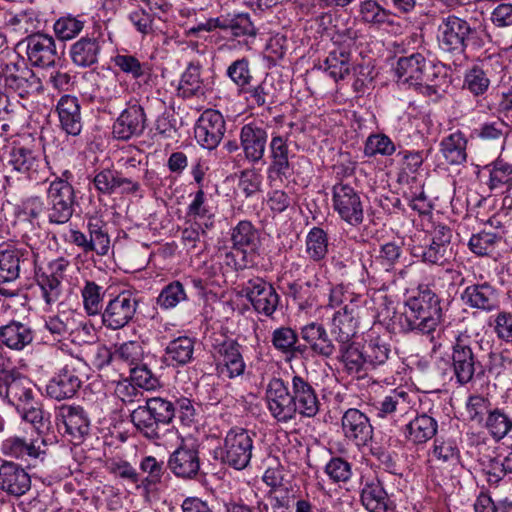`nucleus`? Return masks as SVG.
I'll return each mask as SVG.
<instances>
[{"instance_id":"nucleus-20","label":"nucleus","mask_w":512,"mask_h":512,"mask_svg":"<svg viewBox=\"0 0 512 512\" xmlns=\"http://www.w3.org/2000/svg\"><path fill=\"white\" fill-rule=\"evenodd\" d=\"M31 489V477L19 464L4 461L0 465V491L19 498Z\"/></svg>"},{"instance_id":"nucleus-63","label":"nucleus","mask_w":512,"mask_h":512,"mask_svg":"<svg viewBox=\"0 0 512 512\" xmlns=\"http://www.w3.org/2000/svg\"><path fill=\"white\" fill-rule=\"evenodd\" d=\"M114 64L122 72L131 75L134 79H139L144 76L148 68L147 64L141 63L135 56L128 54L115 56Z\"/></svg>"},{"instance_id":"nucleus-52","label":"nucleus","mask_w":512,"mask_h":512,"mask_svg":"<svg viewBox=\"0 0 512 512\" xmlns=\"http://www.w3.org/2000/svg\"><path fill=\"white\" fill-rule=\"evenodd\" d=\"M145 406L161 425H168L176 416L174 404L160 397L145 400Z\"/></svg>"},{"instance_id":"nucleus-41","label":"nucleus","mask_w":512,"mask_h":512,"mask_svg":"<svg viewBox=\"0 0 512 512\" xmlns=\"http://www.w3.org/2000/svg\"><path fill=\"white\" fill-rule=\"evenodd\" d=\"M222 30L234 37L253 36L255 26L249 13H228L221 15Z\"/></svg>"},{"instance_id":"nucleus-64","label":"nucleus","mask_w":512,"mask_h":512,"mask_svg":"<svg viewBox=\"0 0 512 512\" xmlns=\"http://www.w3.org/2000/svg\"><path fill=\"white\" fill-rule=\"evenodd\" d=\"M106 469L115 477H119L128 483L137 485L140 482V475L127 461L111 459L106 462Z\"/></svg>"},{"instance_id":"nucleus-31","label":"nucleus","mask_w":512,"mask_h":512,"mask_svg":"<svg viewBox=\"0 0 512 512\" xmlns=\"http://www.w3.org/2000/svg\"><path fill=\"white\" fill-rule=\"evenodd\" d=\"M215 355L219 365L223 366L222 373L226 370L231 378L243 373L245 364L239 352V346L234 340L226 339L215 345Z\"/></svg>"},{"instance_id":"nucleus-33","label":"nucleus","mask_w":512,"mask_h":512,"mask_svg":"<svg viewBox=\"0 0 512 512\" xmlns=\"http://www.w3.org/2000/svg\"><path fill=\"white\" fill-rule=\"evenodd\" d=\"M207 84L201 77V65L190 62L183 72L177 88L178 96L182 98H200L205 96Z\"/></svg>"},{"instance_id":"nucleus-18","label":"nucleus","mask_w":512,"mask_h":512,"mask_svg":"<svg viewBox=\"0 0 512 512\" xmlns=\"http://www.w3.org/2000/svg\"><path fill=\"white\" fill-rule=\"evenodd\" d=\"M418 402V397L415 392H412L404 387H397L390 390L380 401L375 405L377 416L386 418L389 416L407 415L410 411H414Z\"/></svg>"},{"instance_id":"nucleus-56","label":"nucleus","mask_w":512,"mask_h":512,"mask_svg":"<svg viewBox=\"0 0 512 512\" xmlns=\"http://www.w3.org/2000/svg\"><path fill=\"white\" fill-rule=\"evenodd\" d=\"M361 296L353 292L350 288L337 285L330 290L329 305L331 307H351L358 309Z\"/></svg>"},{"instance_id":"nucleus-59","label":"nucleus","mask_w":512,"mask_h":512,"mask_svg":"<svg viewBox=\"0 0 512 512\" xmlns=\"http://www.w3.org/2000/svg\"><path fill=\"white\" fill-rule=\"evenodd\" d=\"M187 223H189V226L182 230L181 240L186 248L195 249L201 241V237L206 235V230L212 226L213 222L187 221Z\"/></svg>"},{"instance_id":"nucleus-16","label":"nucleus","mask_w":512,"mask_h":512,"mask_svg":"<svg viewBox=\"0 0 512 512\" xmlns=\"http://www.w3.org/2000/svg\"><path fill=\"white\" fill-rule=\"evenodd\" d=\"M265 401L274 418L281 422L294 419L291 389L280 378H272L266 387Z\"/></svg>"},{"instance_id":"nucleus-61","label":"nucleus","mask_w":512,"mask_h":512,"mask_svg":"<svg viewBox=\"0 0 512 512\" xmlns=\"http://www.w3.org/2000/svg\"><path fill=\"white\" fill-rule=\"evenodd\" d=\"M143 357L142 345L137 341H128L121 344L114 352V359L122 361L129 366H137Z\"/></svg>"},{"instance_id":"nucleus-51","label":"nucleus","mask_w":512,"mask_h":512,"mask_svg":"<svg viewBox=\"0 0 512 512\" xmlns=\"http://www.w3.org/2000/svg\"><path fill=\"white\" fill-rule=\"evenodd\" d=\"M85 21L73 15L62 16L53 25L56 36L63 41L75 38L84 28Z\"/></svg>"},{"instance_id":"nucleus-39","label":"nucleus","mask_w":512,"mask_h":512,"mask_svg":"<svg viewBox=\"0 0 512 512\" xmlns=\"http://www.w3.org/2000/svg\"><path fill=\"white\" fill-rule=\"evenodd\" d=\"M131 422L135 429L150 440L160 438V423L152 415L145 405H139L130 414Z\"/></svg>"},{"instance_id":"nucleus-14","label":"nucleus","mask_w":512,"mask_h":512,"mask_svg":"<svg viewBox=\"0 0 512 512\" xmlns=\"http://www.w3.org/2000/svg\"><path fill=\"white\" fill-rule=\"evenodd\" d=\"M144 108L137 101H130L113 123L112 134L118 140L127 141L143 134L146 128Z\"/></svg>"},{"instance_id":"nucleus-60","label":"nucleus","mask_w":512,"mask_h":512,"mask_svg":"<svg viewBox=\"0 0 512 512\" xmlns=\"http://www.w3.org/2000/svg\"><path fill=\"white\" fill-rule=\"evenodd\" d=\"M279 303V296L273 287L265 282L258 283V313L272 316Z\"/></svg>"},{"instance_id":"nucleus-2","label":"nucleus","mask_w":512,"mask_h":512,"mask_svg":"<svg viewBox=\"0 0 512 512\" xmlns=\"http://www.w3.org/2000/svg\"><path fill=\"white\" fill-rule=\"evenodd\" d=\"M48 164L39 150L15 144L8 152L5 181L11 185L14 180H40L41 173Z\"/></svg>"},{"instance_id":"nucleus-6","label":"nucleus","mask_w":512,"mask_h":512,"mask_svg":"<svg viewBox=\"0 0 512 512\" xmlns=\"http://www.w3.org/2000/svg\"><path fill=\"white\" fill-rule=\"evenodd\" d=\"M253 440L241 428L231 429L224 440L223 446L219 449L221 461L236 470L247 467L252 457Z\"/></svg>"},{"instance_id":"nucleus-13","label":"nucleus","mask_w":512,"mask_h":512,"mask_svg":"<svg viewBox=\"0 0 512 512\" xmlns=\"http://www.w3.org/2000/svg\"><path fill=\"white\" fill-rule=\"evenodd\" d=\"M78 365L79 362L71 361L55 373L46 385L47 396L57 401L73 398L82 385Z\"/></svg>"},{"instance_id":"nucleus-24","label":"nucleus","mask_w":512,"mask_h":512,"mask_svg":"<svg viewBox=\"0 0 512 512\" xmlns=\"http://www.w3.org/2000/svg\"><path fill=\"white\" fill-rule=\"evenodd\" d=\"M461 299L470 308L491 312L499 307V294L488 282L468 285Z\"/></svg>"},{"instance_id":"nucleus-10","label":"nucleus","mask_w":512,"mask_h":512,"mask_svg":"<svg viewBox=\"0 0 512 512\" xmlns=\"http://www.w3.org/2000/svg\"><path fill=\"white\" fill-rule=\"evenodd\" d=\"M167 466L178 478L195 479L201 467L199 444L195 441H183L169 456Z\"/></svg>"},{"instance_id":"nucleus-40","label":"nucleus","mask_w":512,"mask_h":512,"mask_svg":"<svg viewBox=\"0 0 512 512\" xmlns=\"http://www.w3.org/2000/svg\"><path fill=\"white\" fill-rule=\"evenodd\" d=\"M305 252L308 258L316 263L323 261L329 252V238L326 231L313 227L306 235Z\"/></svg>"},{"instance_id":"nucleus-19","label":"nucleus","mask_w":512,"mask_h":512,"mask_svg":"<svg viewBox=\"0 0 512 512\" xmlns=\"http://www.w3.org/2000/svg\"><path fill=\"white\" fill-rule=\"evenodd\" d=\"M290 389L293 416L295 417L297 413L308 418L316 416L320 409V401L313 386L302 376L294 375Z\"/></svg>"},{"instance_id":"nucleus-43","label":"nucleus","mask_w":512,"mask_h":512,"mask_svg":"<svg viewBox=\"0 0 512 512\" xmlns=\"http://www.w3.org/2000/svg\"><path fill=\"white\" fill-rule=\"evenodd\" d=\"M75 327L73 314L68 311H62L56 315L45 318L44 328L50 333L53 340L61 341L71 334Z\"/></svg>"},{"instance_id":"nucleus-42","label":"nucleus","mask_w":512,"mask_h":512,"mask_svg":"<svg viewBox=\"0 0 512 512\" xmlns=\"http://www.w3.org/2000/svg\"><path fill=\"white\" fill-rule=\"evenodd\" d=\"M105 289L92 280H85L81 288L83 308L89 316L99 315L103 310Z\"/></svg>"},{"instance_id":"nucleus-37","label":"nucleus","mask_w":512,"mask_h":512,"mask_svg":"<svg viewBox=\"0 0 512 512\" xmlns=\"http://www.w3.org/2000/svg\"><path fill=\"white\" fill-rule=\"evenodd\" d=\"M194 341L187 336H180L168 343L165 348V361L168 365L182 366L193 359Z\"/></svg>"},{"instance_id":"nucleus-27","label":"nucleus","mask_w":512,"mask_h":512,"mask_svg":"<svg viewBox=\"0 0 512 512\" xmlns=\"http://www.w3.org/2000/svg\"><path fill=\"white\" fill-rule=\"evenodd\" d=\"M45 445V440L41 437L27 440L25 438L13 436L9 437L2 443V452L10 457L28 460L37 459L45 451L42 446Z\"/></svg>"},{"instance_id":"nucleus-26","label":"nucleus","mask_w":512,"mask_h":512,"mask_svg":"<svg viewBox=\"0 0 512 512\" xmlns=\"http://www.w3.org/2000/svg\"><path fill=\"white\" fill-rule=\"evenodd\" d=\"M452 365L454 374L460 384H466L473 379L476 369V359L472 348L462 339H457L452 349Z\"/></svg>"},{"instance_id":"nucleus-49","label":"nucleus","mask_w":512,"mask_h":512,"mask_svg":"<svg viewBox=\"0 0 512 512\" xmlns=\"http://www.w3.org/2000/svg\"><path fill=\"white\" fill-rule=\"evenodd\" d=\"M106 226V222L98 215H91L87 218L89 237L97 245L103 255H106L110 248V238Z\"/></svg>"},{"instance_id":"nucleus-35","label":"nucleus","mask_w":512,"mask_h":512,"mask_svg":"<svg viewBox=\"0 0 512 512\" xmlns=\"http://www.w3.org/2000/svg\"><path fill=\"white\" fill-rule=\"evenodd\" d=\"M339 360L344 364L345 370L350 375H358L366 372L370 367L366 361L364 349L359 347L351 340L349 342L338 343Z\"/></svg>"},{"instance_id":"nucleus-30","label":"nucleus","mask_w":512,"mask_h":512,"mask_svg":"<svg viewBox=\"0 0 512 512\" xmlns=\"http://www.w3.org/2000/svg\"><path fill=\"white\" fill-rule=\"evenodd\" d=\"M148 8H138L129 14V20L135 29L143 36L155 35L163 32L164 20L155 13V9H162L157 3H148Z\"/></svg>"},{"instance_id":"nucleus-54","label":"nucleus","mask_w":512,"mask_h":512,"mask_svg":"<svg viewBox=\"0 0 512 512\" xmlns=\"http://www.w3.org/2000/svg\"><path fill=\"white\" fill-rule=\"evenodd\" d=\"M229 77L242 88L245 93H250L251 97H256V89L250 86L252 75L245 59L237 60L228 68Z\"/></svg>"},{"instance_id":"nucleus-23","label":"nucleus","mask_w":512,"mask_h":512,"mask_svg":"<svg viewBox=\"0 0 512 512\" xmlns=\"http://www.w3.org/2000/svg\"><path fill=\"white\" fill-rule=\"evenodd\" d=\"M300 335L306 342L305 350L309 348L317 356L330 358L337 351L334 337L329 336L322 324L308 323L301 328Z\"/></svg>"},{"instance_id":"nucleus-9","label":"nucleus","mask_w":512,"mask_h":512,"mask_svg":"<svg viewBox=\"0 0 512 512\" xmlns=\"http://www.w3.org/2000/svg\"><path fill=\"white\" fill-rule=\"evenodd\" d=\"M332 204L339 217L351 226L364 220L363 204L359 193L350 185L337 183L332 188Z\"/></svg>"},{"instance_id":"nucleus-8","label":"nucleus","mask_w":512,"mask_h":512,"mask_svg":"<svg viewBox=\"0 0 512 512\" xmlns=\"http://www.w3.org/2000/svg\"><path fill=\"white\" fill-rule=\"evenodd\" d=\"M138 299L129 291H123L110 299L100 313L102 324L110 330L127 326L134 318Z\"/></svg>"},{"instance_id":"nucleus-22","label":"nucleus","mask_w":512,"mask_h":512,"mask_svg":"<svg viewBox=\"0 0 512 512\" xmlns=\"http://www.w3.org/2000/svg\"><path fill=\"white\" fill-rule=\"evenodd\" d=\"M344 436L357 446L366 445L373 436V427L369 418L360 410L348 409L342 416Z\"/></svg>"},{"instance_id":"nucleus-62","label":"nucleus","mask_w":512,"mask_h":512,"mask_svg":"<svg viewBox=\"0 0 512 512\" xmlns=\"http://www.w3.org/2000/svg\"><path fill=\"white\" fill-rule=\"evenodd\" d=\"M432 456L441 463L454 464L459 460V449L453 440L436 439Z\"/></svg>"},{"instance_id":"nucleus-15","label":"nucleus","mask_w":512,"mask_h":512,"mask_svg":"<svg viewBox=\"0 0 512 512\" xmlns=\"http://www.w3.org/2000/svg\"><path fill=\"white\" fill-rule=\"evenodd\" d=\"M225 130L223 115L217 110L207 109L198 118L194 135L202 147L212 150L220 144Z\"/></svg>"},{"instance_id":"nucleus-25","label":"nucleus","mask_w":512,"mask_h":512,"mask_svg":"<svg viewBox=\"0 0 512 512\" xmlns=\"http://www.w3.org/2000/svg\"><path fill=\"white\" fill-rule=\"evenodd\" d=\"M60 126L68 135L78 136L83 127L79 99L72 95H63L56 106Z\"/></svg>"},{"instance_id":"nucleus-4","label":"nucleus","mask_w":512,"mask_h":512,"mask_svg":"<svg viewBox=\"0 0 512 512\" xmlns=\"http://www.w3.org/2000/svg\"><path fill=\"white\" fill-rule=\"evenodd\" d=\"M472 32L466 20L454 15L444 17L437 29L438 46L444 53L461 59L465 56L467 41Z\"/></svg>"},{"instance_id":"nucleus-5","label":"nucleus","mask_w":512,"mask_h":512,"mask_svg":"<svg viewBox=\"0 0 512 512\" xmlns=\"http://www.w3.org/2000/svg\"><path fill=\"white\" fill-rule=\"evenodd\" d=\"M47 216L51 224H65L73 216L76 204L74 187L62 178L53 180L47 189Z\"/></svg>"},{"instance_id":"nucleus-48","label":"nucleus","mask_w":512,"mask_h":512,"mask_svg":"<svg viewBox=\"0 0 512 512\" xmlns=\"http://www.w3.org/2000/svg\"><path fill=\"white\" fill-rule=\"evenodd\" d=\"M488 185L491 190L505 188L509 191L512 188V164L499 159L493 162Z\"/></svg>"},{"instance_id":"nucleus-38","label":"nucleus","mask_w":512,"mask_h":512,"mask_svg":"<svg viewBox=\"0 0 512 512\" xmlns=\"http://www.w3.org/2000/svg\"><path fill=\"white\" fill-rule=\"evenodd\" d=\"M467 140L461 132H455L442 139L440 151L445 160L452 165L466 161Z\"/></svg>"},{"instance_id":"nucleus-36","label":"nucleus","mask_w":512,"mask_h":512,"mask_svg":"<svg viewBox=\"0 0 512 512\" xmlns=\"http://www.w3.org/2000/svg\"><path fill=\"white\" fill-rule=\"evenodd\" d=\"M361 502L369 512L387 511L388 495L378 479L365 482L361 492Z\"/></svg>"},{"instance_id":"nucleus-28","label":"nucleus","mask_w":512,"mask_h":512,"mask_svg":"<svg viewBox=\"0 0 512 512\" xmlns=\"http://www.w3.org/2000/svg\"><path fill=\"white\" fill-rule=\"evenodd\" d=\"M438 430V423L432 416L422 413L410 420L403 429L405 439L414 444H424L432 439Z\"/></svg>"},{"instance_id":"nucleus-1","label":"nucleus","mask_w":512,"mask_h":512,"mask_svg":"<svg viewBox=\"0 0 512 512\" xmlns=\"http://www.w3.org/2000/svg\"><path fill=\"white\" fill-rule=\"evenodd\" d=\"M418 290V294L406 302L400 326L404 332L430 334L442 317L440 299L427 285H420Z\"/></svg>"},{"instance_id":"nucleus-55","label":"nucleus","mask_w":512,"mask_h":512,"mask_svg":"<svg viewBox=\"0 0 512 512\" xmlns=\"http://www.w3.org/2000/svg\"><path fill=\"white\" fill-rule=\"evenodd\" d=\"M359 13L361 19L370 24H383L387 22L390 15V12L376 0H361Z\"/></svg>"},{"instance_id":"nucleus-45","label":"nucleus","mask_w":512,"mask_h":512,"mask_svg":"<svg viewBox=\"0 0 512 512\" xmlns=\"http://www.w3.org/2000/svg\"><path fill=\"white\" fill-rule=\"evenodd\" d=\"M351 55L345 50L337 49L329 53L324 61L325 70L334 80L344 79L350 73Z\"/></svg>"},{"instance_id":"nucleus-58","label":"nucleus","mask_w":512,"mask_h":512,"mask_svg":"<svg viewBox=\"0 0 512 512\" xmlns=\"http://www.w3.org/2000/svg\"><path fill=\"white\" fill-rule=\"evenodd\" d=\"M487 429L497 439L505 437L512 429V420L501 410L490 411L485 423Z\"/></svg>"},{"instance_id":"nucleus-29","label":"nucleus","mask_w":512,"mask_h":512,"mask_svg":"<svg viewBox=\"0 0 512 512\" xmlns=\"http://www.w3.org/2000/svg\"><path fill=\"white\" fill-rule=\"evenodd\" d=\"M357 310L351 305L348 308H340L334 313L330 332L337 344H345L355 337L358 325Z\"/></svg>"},{"instance_id":"nucleus-11","label":"nucleus","mask_w":512,"mask_h":512,"mask_svg":"<svg viewBox=\"0 0 512 512\" xmlns=\"http://www.w3.org/2000/svg\"><path fill=\"white\" fill-rule=\"evenodd\" d=\"M21 44L25 45L27 61L31 66L48 68L55 65L58 52L53 36L37 32L28 35Z\"/></svg>"},{"instance_id":"nucleus-34","label":"nucleus","mask_w":512,"mask_h":512,"mask_svg":"<svg viewBox=\"0 0 512 512\" xmlns=\"http://www.w3.org/2000/svg\"><path fill=\"white\" fill-rule=\"evenodd\" d=\"M101 46L96 38L82 37L73 43L69 54L72 62L79 67H90L98 62Z\"/></svg>"},{"instance_id":"nucleus-57","label":"nucleus","mask_w":512,"mask_h":512,"mask_svg":"<svg viewBox=\"0 0 512 512\" xmlns=\"http://www.w3.org/2000/svg\"><path fill=\"white\" fill-rule=\"evenodd\" d=\"M186 298L183 285L179 281H174L163 288L157 298V303L161 308L170 309L176 307Z\"/></svg>"},{"instance_id":"nucleus-17","label":"nucleus","mask_w":512,"mask_h":512,"mask_svg":"<svg viewBox=\"0 0 512 512\" xmlns=\"http://www.w3.org/2000/svg\"><path fill=\"white\" fill-rule=\"evenodd\" d=\"M34 265V254L28 249L14 247L0 248V284L17 280L22 270Z\"/></svg>"},{"instance_id":"nucleus-50","label":"nucleus","mask_w":512,"mask_h":512,"mask_svg":"<svg viewBox=\"0 0 512 512\" xmlns=\"http://www.w3.org/2000/svg\"><path fill=\"white\" fill-rule=\"evenodd\" d=\"M298 336L296 332L289 327H280L274 330L272 335V343L276 349L283 353H303L305 347L296 345Z\"/></svg>"},{"instance_id":"nucleus-53","label":"nucleus","mask_w":512,"mask_h":512,"mask_svg":"<svg viewBox=\"0 0 512 512\" xmlns=\"http://www.w3.org/2000/svg\"><path fill=\"white\" fill-rule=\"evenodd\" d=\"M396 151L394 142L385 134L370 135L364 147V153L368 157L376 155L390 156Z\"/></svg>"},{"instance_id":"nucleus-47","label":"nucleus","mask_w":512,"mask_h":512,"mask_svg":"<svg viewBox=\"0 0 512 512\" xmlns=\"http://www.w3.org/2000/svg\"><path fill=\"white\" fill-rule=\"evenodd\" d=\"M255 237L253 225L248 221H241L236 226L232 234V240L234 242L237 252L243 254V258L247 257V254H253L255 251L253 240Z\"/></svg>"},{"instance_id":"nucleus-46","label":"nucleus","mask_w":512,"mask_h":512,"mask_svg":"<svg viewBox=\"0 0 512 512\" xmlns=\"http://www.w3.org/2000/svg\"><path fill=\"white\" fill-rule=\"evenodd\" d=\"M363 349L366 356L365 359L371 368L384 364L390 353L389 344L379 336L370 335Z\"/></svg>"},{"instance_id":"nucleus-21","label":"nucleus","mask_w":512,"mask_h":512,"mask_svg":"<svg viewBox=\"0 0 512 512\" xmlns=\"http://www.w3.org/2000/svg\"><path fill=\"white\" fill-rule=\"evenodd\" d=\"M64 426V435L75 445L80 444L90 430V420L80 406L63 405L58 416Z\"/></svg>"},{"instance_id":"nucleus-32","label":"nucleus","mask_w":512,"mask_h":512,"mask_svg":"<svg viewBox=\"0 0 512 512\" xmlns=\"http://www.w3.org/2000/svg\"><path fill=\"white\" fill-rule=\"evenodd\" d=\"M33 339V330L24 323L11 321L0 327V342L9 349L22 351Z\"/></svg>"},{"instance_id":"nucleus-12","label":"nucleus","mask_w":512,"mask_h":512,"mask_svg":"<svg viewBox=\"0 0 512 512\" xmlns=\"http://www.w3.org/2000/svg\"><path fill=\"white\" fill-rule=\"evenodd\" d=\"M5 86L19 97L25 98L42 90V82L23 60L6 65Z\"/></svg>"},{"instance_id":"nucleus-44","label":"nucleus","mask_w":512,"mask_h":512,"mask_svg":"<svg viewBox=\"0 0 512 512\" xmlns=\"http://www.w3.org/2000/svg\"><path fill=\"white\" fill-rule=\"evenodd\" d=\"M36 283L41 296L47 305H53L60 300L63 287L62 280L44 271L36 272Z\"/></svg>"},{"instance_id":"nucleus-3","label":"nucleus","mask_w":512,"mask_h":512,"mask_svg":"<svg viewBox=\"0 0 512 512\" xmlns=\"http://www.w3.org/2000/svg\"><path fill=\"white\" fill-rule=\"evenodd\" d=\"M395 73L401 83L415 87L425 86L435 90L439 67L427 60L421 53H413L398 59Z\"/></svg>"},{"instance_id":"nucleus-7","label":"nucleus","mask_w":512,"mask_h":512,"mask_svg":"<svg viewBox=\"0 0 512 512\" xmlns=\"http://www.w3.org/2000/svg\"><path fill=\"white\" fill-rule=\"evenodd\" d=\"M0 397L15 408L35 397L34 385L16 368H0Z\"/></svg>"}]
</instances>
